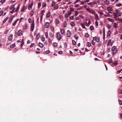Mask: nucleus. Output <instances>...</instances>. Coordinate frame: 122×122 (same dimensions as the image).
<instances>
[{
	"label": "nucleus",
	"mask_w": 122,
	"mask_h": 122,
	"mask_svg": "<svg viewBox=\"0 0 122 122\" xmlns=\"http://www.w3.org/2000/svg\"><path fill=\"white\" fill-rule=\"evenodd\" d=\"M45 35L46 36V38H47L48 37V34L47 32H46L45 33Z\"/></svg>",
	"instance_id": "obj_46"
},
{
	"label": "nucleus",
	"mask_w": 122,
	"mask_h": 122,
	"mask_svg": "<svg viewBox=\"0 0 122 122\" xmlns=\"http://www.w3.org/2000/svg\"><path fill=\"white\" fill-rule=\"evenodd\" d=\"M105 3L106 4H109V2L107 0H106L104 1Z\"/></svg>",
	"instance_id": "obj_30"
},
{
	"label": "nucleus",
	"mask_w": 122,
	"mask_h": 122,
	"mask_svg": "<svg viewBox=\"0 0 122 122\" xmlns=\"http://www.w3.org/2000/svg\"><path fill=\"white\" fill-rule=\"evenodd\" d=\"M122 5L121 3H119L118 4H117L116 5L118 6H121Z\"/></svg>",
	"instance_id": "obj_41"
},
{
	"label": "nucleus",
	"mask_w": 122,
	"mask_h": 122,
	"mask_svg": "<svg viewBox=\"0 0 122 122\" xmlns=\"http://www.w3.org/2000/svg\"><path fill=\"white\" fill-rule=\"evenodd\" d=\"M56 36L58 40H60L61 39V36L59 32H57L56 33Z\"/></svg>",
	"instance_id": "obj_2"
},
{
	"label": "nucleus",
	"mask_w": 122,
	"mask_h": 122,
	"mask_svg": "<svg viewBox=\"0 0 122 122\" xmlns=\"http://www.w3.org/2000/svg\"><path fill=\"white\" fill-rule=\"evenodd\" d=\"M20 5H19L17 7V8H16V10H15V12H17L18 11L20 8Z\"/></svg>",
	"instance_id": "obj_21"
},
{
	"label": "nucleus",
	"mask_w": 122,
	"mask_h": 122,
	"mask_svg": "<svg viewBox=\"0 0 122 122\" xmlns=\"http://www.w3.org/2000/svg\"><path fill=\"white\" fill-rule=\"evenodd\" d=\"M31 43L30 41L29 40H28L27 41V44H29L30 43Z\"/></svg>",
	"instance_id": "obj_55"
},
{
	"label": "nucleus",
	"mask_w": 122,
	"mask_h": 122,
	"mask_svg": "<svg viewBox=\"0 0 122 122\" xmlns=\"http://www.w3.org/2000/svg\"><path fill=\"white\" fill-rule=\"evenodd\" d=\"M41 3L40 2H39L38 3V8L39 9L41 6Z\"/></svg>",
	"instance_id": "obj_27"
},
{
	"label": "nucleus",
	"mask_w": 122,
	"mask_h": 122,
	"mask_svg": "<svg viewBox=\"0 0 122 122\" xmlns=\"http://www.w3.org/2000/svg\"><path fill=\"white\" fill-rule=\"evenodd\" d=\"M111 40H109V41H108V44H107V45H109L110 44V43H111Z\"/></svg>",
	"instance_id": "obj_36"
},
{
	"label": "nucleus",
	"mask_w": 122,
	"mask_h": 122,
	"mask_svg": "<svg viewBox=\"0 0 122 122\" xmlns=\"http://www.w3.org/2000/svg\"><path fill=\"white\" fill-rule=\"evenodd\" d=\"M55 4V3L54 2H53L52 3L51 5V6L52 7H53L54 6V5Z\"/></svg>",
	"instance_id": "obj_45"
},
{
	"label": "nucleus",
	"mask_w": 122,
	"mask_h": 122,
	"mask_svg": "<svg viewBox=\"0 0 122 122\" xmlns=\"http://www.w3.org/2000/svg\"><path fill=\"white\" fill-rule=\"evenodd\" d=\"M31 30L33 31L34 27V21H33V23L31 25Z\"/></svg>",
	"instance_id": "obj_3"
},
{
	"label": "nucleus",
	"mask_w": 122,
	"mask_h": 122,
	"mask_svg": "<svg viewBox=\"0 0 122 122\" xmlns=\"http://www.w3.org/2000/svg\"><path fill=\"white\" fill-rule=\"evenodd\" d=\"M55 22L56 24H57L59 23L60 21L58 19L56 18L55 19Z\"/></svg>",
	"instance_id": "obj_6"
},
{
	"label": "nucleus",
	"mask_w": 122,
	"mask_h": 122,
	"mask_svg": "<svg viewBox=\"0 0 122 122\" xmlns=\"http://www.w3.org/2000/svg\"><path fill=\"white\" fill-rule=\"evenodd\" d=\"M9 19V17H6L5 20H3V23H5L6 21L7 20Z\"/></svg>",
	"instance_id": "obj_19"
},
{
	"label": "nucleus",
	"mask_w": 122,
	"mask_h": 122,
	"mask_svg": "<svg viewBox=\"0 0 122 122\" xmlns=\"http://www.w3.org/2000/svg\"><path fill=\"white\" fill-rule=\"evenodd\" d=\"M61 34H63L64 33V31L63 29H61Z\"/></svg>",
	"instance_id": "obj_17"
},
{
	"label": "nucleus",
	"mask_w": 122,
	"mask_h": 122,
	"mask_svg": "<svg viewBox=\"0 0 122 122\" xmlns=\"http://www.w3.org/2000/svg\"><path fill=\"white\" fill-rule=\"evenodd\" d=\"M72 43L74 45H75L76 44V42L74 40H72Z\"/></svg>",
	"instance_id": "obj_24"
},
{
	"label": "nucleus",
	"mask_w": 122,
	"mask_h": 122,
	"mask_svg": "<svg viewBox=\"0 0 122 122\" xmlns=\"http://www.w3.org/2000/svg\"><path fill=\"white\" fill-rule=\"evenodd\" d=\"M119 104L120 105H122V101L121 100H119Z\"/></svg>",
	"instance_id": "obj_43"
},
{
	"label": "nucleus",
	"mask_w": 122,
	"mask_h": 122,
	"mask_svg": "<svg viewBox=\"0 0 122 122\" xmlns=\"http://www.w3.org/2000/svg\"><path fill=\"white\" fill-rule=\"evenodd\" d=\"M90 29L91 30H93L94 29V28L93 26L91 25L90 27Z\"/></svg>",
	"instance_id": "obj_35"
},
{
	"label": "nucleus",
	"mask_w": 122,
	"mask_h": 122,
	"mask_svg": "<svg viewBox=\"0 0 122 122\" xmlns=\"http://www.w3.org/2000/svg\"><path fill=\"white\" fill-rule=\"evenodd\" d=\"M78 11H75V16H76L78 15Z\"/></svg>",
	"instance_id": "obj_49"
},
{
	"label": "nucleus",
	"mask_w": 122,
	"mask_h": 122,
	"mask_svg": "<svg viewBox=\"0 0 122 122\" xmlns=\"http://www.w3.org/2000/svg\"><path fill=\"white\" fill-rule=\"evenodd\" d=\"M68 15L67 14H65V17L66 18H67L68 17Z\"/></svg>",
	"instance_id": "obj_56"
},
{
	"label": "nucleus",
	"mask_w": 122,
	"mask_h": 122,
	"mask_svg": "<svg viewBox=\"0 0 122 122\" xmlns=\"http://www.w3.org/2000/svg\"><path fill=\"white\" fill-rule=\"evenodd\" d=\"M85 36L86 37H89V35L88 33H85Z\"/></svg>",
	"instance_id": "obj_33"
},
{
	"label": "nucleus",
	"mask_w": 122,
	"mask_h": 122,
	"mask_svg": "<svg viewBox=\"0 0 122 122\" xmlns=\"http://www.w3.org/2000/svg\"><path fill=\"white\" fill-rule=\"evenodd\" d=\"M74 15H72L70 17V20L73 19H74Z\"/></svg>",
	"instance_id": "obj_48"
},
{
	"label": "nucleus",
	"mask_w": 122,
	"mask_h": 122,
	"mask_svg": "<svg viewBox=\"0 0 122 122\" xmlns=\"http://www.w3.org/2000/svg\"><path fill=\"white\" fill-rule=\"evenodd\" d=\"M95 19L97 20L98 19V16L97 15V14H96L95 15Z\"/></svg>",
	"instance_id": "obj_34"
},
{
	"label": "nucleus",
	"mask_w": 122,
	"mask_h": 122,
	"mask_svg": "<svg viewBox=\"0 0 122 122\" xmlns=\"http://www.w3.org/2000/svg\"><path fill=\"white\" fill-rule=\"evenodd\" d=\"M50 52V51L49 50H47L45 52L47 54H48Z\"/></svg>",
	"instance_id": "obj_51"
},
{
	"label": "nucleus",
	"mask_w": 122,
	"mask_h": 122,
	"mask_svg": "<svg viewBox=\"0 0 122 122\" xmlns=\"http://www.w3.org/2000/svg\"><path fill=\"white\" fill-rule=\"evenodd\" d=\"M71 26L73 27L75 26V24L74 22H71Z\"/></svg>",
	"instance_id": "obj_23"
},
{
	"label": "nucleus",
	"mask_w": 122,
	"mask_h": 122,
	"mask_svg": "<svg viewBox=\"0 0 122 122\" xmlns=\"http://www.w3.org/2000/svg\"><path fill=\"white\" fill-rule=\"evenodd\" d=\"M34 45H35V44L34 43H33L31 44V45L30 46V48L32 47H33L34 46Z\"/></svg>",
	"instance_id": "obj_42"
},
{
	"label": "nucleus",
	"mask_w": 122,
	"mask_h": 122,
	"mask_svg": "<svg viewBox=\"0 0 122 122\" xmlns=\"http://www.w3.org/2000/svg\"><path fill=\"white\" fill-rule=\"evenodd\" d=\"M111 31L110 30H108V33L107 34V36H109L111 34Z\"/></svg>",
	"instance_id": "obj_18"
},
{
	"label": "nucleus",
	"mask_w": 122,
	"mask_h": 122,
	"mask_svg": "<svg viewBox=\"0 0 122 122\" xmlns=\"http://www.w3.org/2000/svg\"><path fill=\"white\" fill-rule=\"evenodd\" d=\"M112 50L113 51V54H114L117 52V49L115 46H113L112 48Z\"/></svg>",
	"instance_id": "obj_1"
},
{
	"label": "nucleus",
	"mask_w": 122,
	"mask_h": 122,
	"mask_svg": "<svg viewBox=\"0 0 122 122\" xmlns=\"http://www.w3.org/2000/svg\"><path fill=\"white\" fill-rule=\"evenodd\" d=\"M28 21L29 23H31L32 22V19L30 18H29L28 20Z\"/></svg>",
	"instance_id": "obj_44"
},
{
	"label": "nucleus",
	"mask_w": 122,
	"mask_h": 122,
	"mask_svg": "<svg viewBox=\"0 0 122 122\" xmlns=\"http://www.w3.org/2000/svg\"><path fill=\"white\" fill-rule=\"evenodd\" d=\"M15 8L13 10L11 11L10 13H13L14 12V11Z\"/></svg>",
	"instance_id": "obj_58"
},
{
	"label": "nucleus",
	"mask_w": 122,
	"mask_h": 122,
	"mask_svg": "<svg viewBox=\"0 0 122 122\" xmlns=\"http://www.w3.org/2000/svg\"><path fill=\"white\" fill-rule=\"evenodd\" d=\"M3 11L2 10H1L0 11V16H1L3 14Z\"/></svg>",
	"instance_id": "obj_47"
},
{
	"label": "nucleus",
	"mask_w": 122,
	"mask_h": 122,
	"mask_svg": "<svg viewBox=\"0 0 122 122\" xmlns=\"http://www.w3.org/2000/svg\"><path fill=\"white\" fill-rule=\"evenodd\" d=\"M44 12H45L44 10H42L41 11V15H42V16H43L44 15Z\"/></svg>",
	"instance_id": "obj_31"
},
{
	"label": "nucleus",
	"mask_w": 122,
	"mask_h": 122,
	"mask_svg": "<svg viewBox=\"0 0 122 122\" xmlns=\"http://www.w3.org/2000/svg\"><path fill=\"white\" fill-rule=\"evenodd\" d=\"M21 42V46H22L24 44V42L22 41V42Z\"/></svg>",
	"instance_id": "obj_60"
},
{
	"label": "nucleus",
	"mask_w": 122,
	"mask_h": 122,
	"mask_svg": "<svg viewBox=\"0 0 122 122\" xmlns=\"http://www.w3.org/2000/svg\"><path fill=\"white\" fill-rule=\"evenodd\" d=\"M115 11H116V14H118V10L117 9L116 10H115Z\"/></svg>",
	"instance_id": "obj_57"
},
{
	"label": "nucleus",
	"mask_w": 122,
	"mask_h": 122,
	"mask_svg": "<svg viewBox=\"0 0 122 122\" xmlns=\"http://www.w3.org/2000/svg\"><path fill=\"white\" fill-rule=\"evenodd\" d=\"M67 25V22L66 21H65L64 23V27H65L66 26V25Z\"/></svg>",
	"instance_id": "obj_28"
},
{
	"label": "nucleus",
	"mask_w": 122,
	"mask_h": 122,
	"mask_svg": "<svg viewBox=\"0 0 122 122\" xmlns=\"http://www.w3.org/2000/svg\"><path fill=\"white\" fill-rule=\"evenodd\" d=\"M5 0H1V3L2 4H3L5 2Z\"/></svg>",
	"instance_id": "obj_62"
},
{
	"label": "nucleus",
	"mask_w": 122,
	"mask_h": 122,
	"mask_svg": "<svg viewBox=\"0 0 122 122\" xmlns=\"http://www.w3.org/2000/svg\"><path fill=\"white\" fill-rule=\"evenodd\" d=\"M70 9V12H72L74 10V9L71 8Z\"/></svg>",
	"instance_id": "obj_39"
},
{
	"label": "nucleus",
	"mask_w": 122,
	"mask_h": 122,
	"mask_svg": "<svg viewBox=\"0 0 122 122\" xmlns=\"http://www.w3.org/2000/svg\"><path fill=\"white\" fill-rule=\"evenodd\" d=\"M118 16H121L122 15V13L121 12H119L118 13Z\"/></svg>",
	"instance_id": "obj_64"
},
{
	"label": "nucleus",
	"mask_w": 122,
	"mask_h": 122,
	"mask_svg": "<svg viewBox=\"0 0 122 122\" xmlns=\"http://www.w3.org/2000/svg\"><path fill=\"white\" fill-rule=\"evenodd\" d=\"M89 12H90L91 13H92L93 14L95 13V11L93 10H91L90 11H89Z\"/></svg>",
	"instance_id": "obj_25"
},
{
	"label": "nucleus",
	"mask_w": 122,
	"mask_h": 122,
	"mask_svg": "<svg viewBox=\"0 0 122 122\" xmlns=\"http://www.w3.org/2000/svg\"><path fill=\"white\" fill-rule=\"evenodd\" d=\"M100 41V39L99 38H98L96 40V41L97 42H99Z\"/></svg>",
	"instance_id": "obj_54"
},
{
	"label": "nucleus",
	"mask_w": 122,
	"mask_h": 122,
	"mask_svg": "<svg viewBox=\"0 0 122 122\" xmlns=\"http://www.w3.org/2000/svg\"><path fill=\"white\" fill-rule=\"evenodd\" d=\"M49 26V23L48 22H47L46 23L45 25V28H48Z\"/></svg>",
	"instance_id": "obj_5"
},
{
	"label": "nucleus",
	"mask_w": 122,
	"mask_h": 122,
	"mask_svg": "<svg viewBox=\"0 0 122 122\" xmlns=\"http://www.w3.org/2000/svg\"><path fill=\"white\" fill-rule=\"evenodd\" d=\"M40 37V35L38 33L37 34L36 36V38L37 40H38L39 39Z\"/></svg>",
	"instance_id": "obj_14"
},
{
	"label": "nucleus",
	"mask_w": 122,
	"mask_h": 122,
	"mask_svg": "<svg viewBox=\"0 0 122 122\" xmlns=\"http://www.w3.org/2000/svg\"><path fill=\"white\" fill-rule=\"evenodd\" d=\"M113 15L114 16H115L114 17V18L116 20L117 17L118 16V15L115 13L114 12L113 13Z\"/></svg>",
	"instance_id": "obj_10"
},
{
	"label": "nucleus",
	"mask_w": 122,
	"mask_h": 122,
	"mask_svg": "<svg viewBox=\"0 0 122 122\" xmlns=\"http://www.w3.org/2000/svg\"><path fill=\"white\" fill-rule=\"evenodd\" d=\"M21 30H19L18 31V36H20L22 34Z\"/></svg>",
	"instance_id": "obj_8"
},
{
	"label": "nucleus",
	"mask_w": 122,
	"mask_h": 122,
	"mask_svg": "<svg viewBox=\"0 0 122 122\" xmlns=\"http://www.w3.org/2000/svg\"><path fill=\"white\" fill-rule=\"evenodd\" d=\"M117 26V24L116 23H114L113 24V27L115 28H116Z\"/></svg>",
	"instance_id": "obj_16"
},
{
	"label": "nucleus",
	"mask_w": 122,
	"mask_h": 122,
	"mask_svg": "<svg viewBox=\"0 0 122 122\" xmlns=\"http://www.w3.org/2000/svg\"><path fill=\"white\" fill-rule=\"evenodd\" d=\"M95 24H96V25L97 26H98V23L97 21H96V22H95Z\"/></svg>",
	"instance_id": "obj_53"
},
{
	"label": "nucleus",
	"mask_w": 122,
	"mask_h": 122,
	"mask_svg": "<svg viewBox=\"0 0 122 122\" xmlns=\"http://www.w3.org/2000/svg\"><path fill=\"white\" fill-rule=\"evenodd\" d=\"M28 27L27 25L26 24H25L23 26V28L24 29H27V28Z\"/></svg>",
	"instance_id": "obj_15"
},
{
	"label": "nucleus",
	"mask_w": 122,
	"mask_h": 122,
	"mask_svg": "<svg viewBox=\"0 0 122 122\" xmlns=\"http://www.w3.org/2000/svg\"><path fill=\"white\" fill-rule=\"evenodd\" d=\"M71 35V31L69 30H68L67 33V37H69Z\"/></svg>",
	"instance_id": "obj_4"
},
{
	"label": "nucleus",
	"mask_w": 122,
	"mask_h": 122,
	"mask_svg": "<svg viewBox=\"0 0 122 122\" xmlns=\"http://www.w3.org/2000/svg\"><path fill=\"white\" fill-rule=\"evenodd\" d=\"M91 43L92 45H95V43L94 41H93V40H92V41Z\"/></svg>",
	"instance_id": "obj_59"
},
{
	"label": "nucleus",
	"mask_w": 122,
	"mask_h": 122,
	"mask_svg": "<svg viewBox=\"0 0 122 122\" xmlns=\"http://www.w3.org/2000/svg\"><path fill=\"white\" fill-rule=\"evenodd\" d=\"M93 40L96 41V40H97V37L96 36L94 37H93Z\"/></svg>",
	"instance_id": "obj_50"
},
{
	"label": "nucleus",
	"mask_w": 122,
	"mask_h": 122,
	"mask_svg": "<svg viewBox=\"0 0 122 122\" xmlns=\"http://www.w3.org/2000/svg\"><path fill=\"white\" fill-rule=\"evenodd\" d=\"M38 45L41 48L43 46V44L41 43L40 42L38 43Z\"/></svg>",
	"instance_id": "obj_11"
},
{
	"label": "nucleus",
	"mask_w": 122,
	"mask_h": 122,
	"mask_svg": "<svg viewBox=\"0 0 122 122\" xmlns=\"http://www.w3.org/2000/svg\"><path fill=\"white\" fill-rule=\"evenodd\" d=\"M53 45L54 47L56 46L57 45V44L56 43H53Z\"/></svg>",
	"instance_id": "obj_26"
},
{
	"label": "nucleus",
	"mask_w": 122,
	"mask_h": 122,
	"mask_svg": "<svg viewBox=\"0 0 122 122\" xmlns=\"http://www.w3.org/2000/svg\"><path fill=\"white\" fill-rule=\"evenodd\" d=\"M74 37L75 38H76V39H77L78 38V37L77 36V35L76 34H75Z\"/></svg>",
	"instance_id": "obj_40"
},
{
	"label": "nucleus",
	"mask_w": 122,
	"mask_h": 122,
	"mask_svg": "<svg viewBox=\"0 0 122 122\" xmlns=\"http://www.w3.org/2000/svg\"><path fill=\"white\" fill-rule=\"evenodd\" d=\"M25 10V7H24H24L23 8H22V9H21V11H23L24 10Z\"/></svg>",
	"instance_id": "obj_63"
},
{
	"label": "nucleus",
	"mask_w": 122,
	"mask_h": 122,
	"mask_svg": "<svg viewBox=\"0 0 122 122\" xmlns=\"http://www.w3.org/2000/svg\"><path fill=\"white\" fill-rule=\"evenodd\" d=\"M14 17V15H13L11 16L10 18V20H9V22H10L12 21V20L13 18Z\"/></svg>",
	"instance_id": "obj_7"
},
{
	"label": "nucleus",
	"mask_w": 122,
	"mask_h": 122,
	"mask_svg": "<svg viewBox=\"0 0 122 122\" xmlns=\"http://www.w3.org/2000/svg\"><path fill=\"white\" fill-rule=\"evenodd\" d=\"M51 13L50 11H49L46 15V17L47 18L51 16Z\"/></svg>",
	"instance_id": "obj_13"
},
{
	"label": "nucleus",
	"mask_w": 122,
	"mask_h": 122,
	"mask_svg": "<svg viewBox=\"0 0 122 122\" xmlns=\"http://www.w3.org/2000/svg\"><path fill=\"white\" fill-rule=\"evenodd\" d=\"M107 26L108 29H110L111 27V26L109 24L107 25Z\"/></svg>",
	"instance_id": "obj_22"
},
{
	"label": "nucleus",
	"mask_w": 122,
	"mask_h": 122,
	"mask_svg": "<svg viewBox=\"0 0 122 122\" xmlns=\"http://www.w3.org/2000/svg\"><path fill=\"white\" fill-rule=\"evenodd\" d=\"M108 20L109 21L112 22L113 21V20L112 19L109 18H108Z\"/></svg>",
	"instance_id": "obj_29"
},
{
	"label": "nucleus",
	"mask_w": 122,
	"mask_h": 122,
	"mask_svg": "<svg viewBox=\"0 0 122 122\" xmlns=\"http://www.w3.org/2000/svg\"><path fill=\"white\" fill-rule=\"evenodd\" d=\"M107 10L108 11H112V8L111 7L109 6L107 7Z\"/></svg>",
	"instance_id": "obj_12"
},
{
	"label": "nucleus",
	"mask_w": 122,
	"mask_h": 122,
	"mask_svg": "<svg viewBox=\"0 0 122 122\" xmlns=\"http://www.w3.org/2000/svg\"><path fill=\"white\" fill-rule=\"evenodd\" d=\"M91 45V43L90 42H87V46L88 47H90V46Z\"/></svg>",
	"instance_id": "obj_32"
},
{
	"label": "nucleus",
	"mask_w": 122,
	"mask_h": 122,
	"mask_svg": "<svg viewBox=\"0 0 122 122\" xmlns=\"http://www.w3.org/2000/svg\"><path fill=\"white\" fill-rule=\"evenodd\" d=\"M81 25L83 28H84V29L86 27H85L84 25L82 23H81Z\"/></svg>",
	"instance_id": "obj_38"
},
{
	"label": "nucleus",
	"mask_w": 122,
	"mask_h": 122,
	"mask_svg": "<svg viewBox=\"0 0 122 122\" xmlns=\"http://www.w3.org/2000/svg\"><path fill=\"white\" fill-rule=\"evenodd\" d=\"M15 46V43L12 44L10 46V47L11 48H14Z\"/></svg>",
	"instance_id": "obj_20"
},
{
	"label": "nucleus",
	"mask_w": 122,
	"mask_h": 122,
	"mask_svg": "<svg viewBox=\"0 0 122 122\" xmlns=\"http://www.w3.org/2000/svg\"><path fill=\"white\" fill-rule=\"evenodd\" d=\"M13 35L12 34L10 35L9 37V40L10 41H11L12 39Z\"/></svg>",
	"instance_id": "obj_9"
},
{
	"label": "nucleus",
	"mask_w": 122,
	"mask_h": 122,
	"mask_svg": "<svg viewBox=\"0 0 122 122\" xmlns=\"http://www.w3.org/2000/svg\"><path fill=\"white\" fill-rule=\"evenodd\" d=\"M17 22L15 21L14 23H13V26H15V25Z\"/></svg>",
	"instance_id": "obj_52"
},
{
	"label": "nucleus",
	"mask_w": 122,
	"mask_h": 122,
	"mask_svg": "<svg viewBox=\"0 0 122 122\" xmlns=\"http://www.w3.org/2000/svg\"><path fill=\"white\" fill-rule=\"evenodd\" d=\"M114 65H117V62H114V63H113Z\"/></svg>",
	"instance_id": "obj_61"
},
{
	"label": "nucleus",
	"mask_w": 122,
	"mask_h": 122,
	"mask_svg": "<svg viewBox=\"0 0 122 122\" xmlns=\"http://www.w3.org/2000/svg\"><path fill=\"white\" fill-rule=\"evenodd\" d=\"M34 11L33 10H32L31 11L30 15L31 16H32L34 14Z\"/></svg>",
	"instance_id": "obj_37"
}]
</instances>
